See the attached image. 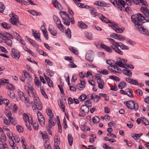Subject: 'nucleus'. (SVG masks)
Segmentation results:
<instances>
[{
  "instance_id": "79ce46f5",
  "label": "nucleus",
  "mask_w": 149,
  "mask_h": 149,
  "mask_svg": "<svg viewBox=\"0 0 149 149\" xmlns=\"http://www.w3.org/2000/svg\"><path fill=\"white\" fill-rule=\"evenodd\" d=\"M65 33L66 36L69 39L71 38V35L70 29L68 28L66 30Z\"/></svg>"
},
{
  "instance_id": "7ed1b4c3",
  "label": "nucleus",
  "mask_w": 149,
  "mask_h": 149,
  "mask_svg": "<svg viewBox=\"0 0 149 149\" xmlns=\"http://www.w3.org/2000/svg\"><path fill=\"white\" fill-rule=\"evenodd\" d=\"M127 107L131 110L134 109L136 111L138 109L139 106L137 103H135L132 100L125 101L124 102Z\"/></svg>"
},
{
  "instance_id": "a19ab883",
  "label": "nucleus",
  "mask_w": 149,
  "mask_h": 149,
  "mask_svg": "<svg viewBox=\"0 0 149 149\" xmlns=\"http://www.w3.org/2000/svg\"><path fill=\"white\" fill-rule=\"evenodd\" d=\"M44 146L45 149H52L50 143L47 140L45 141Z\"/></svg>"
},
{
  "instance_id": "39448f33",
  "label": "nucleus",
  "mask_w": 149,
  "mask_h": 149,
  "mask_svg": "<svg viewBox=\"0 0 149 149\" xmlns=\"http://www.w3.org/2000/svg\"><path fill=\"white\" fill-rule=\"evenodd\" d=\"M116 3H115L114 5L119 10L122 11L124 10V8H125V2L123 0H116Z\"/></svg>"
},
{
  "instance_id": "5fc2aeb1",
  "label": "nucleus",
  "mask_w": 149,
  "mask_h": 149,
  "mask_svg": "<svg viewBox=\"0 0 149 149\" xmlns=\"http://www.w3.org/2000/svg\"><path fill=\"white\" fill-rule=\"evenodd\" d=\"M114 30L117 33H121L123 32V30L120 28L116 26V28H114Z\"/></svg>"
},
{
  "instance_id": "2f4dec72",
  "label": "nucleus",
  "mask_w": 149,
  "mask_h": 149,
  "mask_svg": "<svg viewBox=\"0 0 149 149\" xmlns=\"http://www.w3.org/2000/svg\"><path fill=\"white\" fill-rule=\"evenodd\" d=\"M9 80L8 79H6L4 78L2 79H0V85L1 86H4L5 85V83L8 84Z\"/></svg>"
},
{
  "instance_id": "ddd939ff",
  "label": "nucleus",
  "mask_w": 149,
  "mask_h": 149,
  "mask_svg": "<svg viewBox=\"0 0 149 149\" xmlns=\"http://www.w3.org/2000/svg\"><path fill=\"white\" fill-rule=\"evenodd\" d=\"M23 117L25 123L27 122L29 123H32V118L31 117L30 118L28 115L26 113H24L23 114Z\"/></svg>"
},
{
  "instance_id": "8fccbe9b",
  "label": "nucleus",
  "mask_w": 149,
  "mask_h": 149,
  "mask_svg": "<svg viewBox=\"0 0 149 149\" xmlns=\"http://www.w3.org/2000/svg\"><path fill=\"white\" fill-rule=\"evenodd\" d=\"M8 95L12 99L14 98L15 97V93L12 91H9L8 92Z\"/></svg>"
},
{
  "instance_id": "473e14b6",
  "label": "nucleus",
  "mask_w": 149,
  "mask_h": 149,
  "mask_svg": "<svg viewBox=\"0 0 149 149\" xmlns=\"http://www.w3.org/2000/svg\"><path fill=\"white\" fill-rule=\"evenodd\" d=\"M28 12L33 15H40L41 14L40 12H38L37 11L34 10H28Z\"/></svg>"
},
{
  "instance_id": "052dcab7",
  "label": "nucleus",
  "mask_w": 149,
  "mask_h": 149,
  "mask_svg": "<svg viewBox=\"0 0 149 149\" xmlns=\"http://www.w3.org/2000/svg\"><path fill=\"white\" fill-rule=\"evenodd\" d=\"M4 35H5V36L6 38H11L12 39H14V37H13V36L12 35L10 34L9 33L7 32H6Z\"/></svg>"
},
{
  "instance_id": "c85d7f7f",
  "label": "nucleus",
  "mask_w": 149,
  "mask_h": 149,
  "mask_svg": "<svg viewBox=\"0 0 149 149\" xmlns=\"http://www.w3.org/2000/svg\"><path fill=\"white\" fill-rule=\"evenodd\" d=\"M90 11L91 15L94 17L96 16L97 15V13L96 12V10L95 8H92L90 9Z\"/></svg>"
},
{
  "instance_id": "cd10ccee",
  "label": "nucleus",
  "mask_w": 149,
  "mask_h": 149,
  "mask_svg": "<svg viewBox=\"0 0 149 149\" xmlns=\"http://www.w3.org/2000/svg\"><path fill=\"white\" fill-rule=\"evenodd\" d=\"M60 14L63 19H70L69 15L66 13L65 12L62 11L60 13Z\"/></svg>"
},
{
  "instance_id": "1a4fd4ad",
  "label": "nucleus",
  "mask_w": 149,
  "mask_h": 149,
  "mask_svg": "<svg viewBox=\"0 0 149 149\" xmlns=\"http://www.w3.org/2000/svg\"><path fill=\"white\" fill-rule=\"evenodd\" d=\"M136 30L143 34H145L147 36L149 35V31L146 29L144 28L142 25L137 26Z\"/></svg>"
},
{
  "instance_id": "4468645a",
  "label": "nucleus",
  "mask_w": 149,
  "mask_h": 149,
  "mask_svg": "<svg viewBox=\"0 0 149 149\" xmlns=\"http://www.w3.org/2000/svg\"><path fill=\"white\" fill-rule=\"evenodd\" d=\"M10 20V23L14 25H16L17 23L19 22L18 18L17 17V16L16 15L13 16Z\"/></svg>"
},
{
  "instance_id": "0e129e2a",
  "label": "nucleus",
  "mask_w": 149,
  "mask_h": 149,
  "mask_svg": "<svg viewBox=\"0 0 149 149\" xmlns=\"http://www.w3.org/2000/svg\"><path fill=\"white\" fill-rule=\"evenodd\" d=\"M87 96L85 94L82 95H80L79 98V100L81 101H84L85 99L86 98Z\"/></svg>"
},
{
  "instance_id": "58836bf2",
  "label": "nucleus",
  "mask_w": 149,
  "mask_h": 149,
  "mask_svg": "<svg viewBox=\"0 0 149 149\" xmlns=\"http://www.w3.org/2000/svg\"><path fill=\"white\" fill-rule=\"evenodd\" d=\"M53 18L56 25L57 24H59L60 23L61 21L59 18L56 15H54L53 16Z\"/></svg>"
},
{
  "instance_id": "e2e57ef3",
  "label": "nucleus",
  "mask_w": 149,
  "mask_h": 149,
  "mask_svg": "<svg viewBox=\"0 0 149 149\" xmlns=\"http://www.w3.org/2000/svg\"><path fill=\"white\" fill-rule=\"evenodd\" d=\"M126 90L127 91H128L130 94H127V95L128 96L132 97H134V96L132 94V91L131 89L128 88Z\"/></svg>"
},
{
  "instance_id": "dca6fc26",
  "label": "nucleus",
  "mask_w": 149,
  "mask_h": 149,
  "mask_svg": "<svg viewBox=\"0 0 149 149\" xmlns=\"http://www.w3.org/2000/svg\"><path fill=\"white\" fill-rule=\"evenodd\" d=\"M52 1L54 6L56 8L59 10H61L62 9L61 6L56 0H53Z\"/></svg>"
},
{
  "instance_id": "338daca9",
  "label": "nucleus",
  "mask_w": 149,
  "mask_h": 149,
  "mask_svg": "<svg viewBox=\"0 0 149 149\" xmlns=\"http://www.w3.org/2000/svg\"><path fill=\"white\" fill-rule=\"evenodd\" d=\"M98 72L103 74L106 75L108 74V72L107 70H101L100 71H98Z\"/></svg>"
},
{
  "instance_id": "393cba45",
  "label": "nucleus",
  "mask_w": 149,
  "mask_h": 149,
  "mask_svg": "<svg viewBox=\"0 0 149 149\" xmlns=\"http://www.w3.org/2000/svg\"><path fill=\"white\" fill-rule=\"evenodd\" d=\"M9 143L12 149H18L17 144L14 142L12 139L9 141Z\"/></svg>"
},
{
  "instance_id": "5701e85b",
  "label": "nucleus",
  "mask_w": 149,
  "mask_h": 149,
  "mask_svg": "<svg viewBox=\"0 0 149 149\" xmlns=\"http://www.w3.org/2000/svg\"><path fill=\"white\" fill-rule=\"evenodd\" d=\"M77 25L80 28L82 29H86L87 27V26L82 22H78Z\"/></svg>"
},
{
  "instance_id": "412c9836",
  "label": "nucleus",
  "mask_w": 149,
  "mask_h": 149,
  "mask_svg": "<svg viewBox=\"0 0 149 149\" xmlns=\"http://www.w3.org/2000/svg\"><path fill=\"white\" fill-rule=\"evenodd\" d=\"M44 77L49 86L50 87H53V83L52 80H51L46 75H44Z\"/></svg>"
},
{
  "instance_id": "9b49d317",
  "label": "nucleus",
  "mask_w": 149,
  "mask_h": 149,
  "mask_svg": "<svg viewBox=\"0 0 149 149\" xmlns=\"http://www.w3.org/2000/svg\"><path fill=\"white\" fill-rule=\"evenodd\" d=\"M37 115L38 120L41 125L42 126H44L45 123V120L43 116L40 111L38 112Z\"/></svg>"
},
{
  "instance_id": "f257e3e1",
  "label": "nucleus",
  "mask_w": 149,
  "mask_h": 149,
  "mask_svg": "<svg viewBox=\"0 0 149 149\" xmlns=\"http://www.w3.org/2000/svg\"><path fill=\"white\" fill-rule=\"evenodd\" d=\"M131 19L135 25L136 29L137 26L142 25V23L145 19L144 17L140 13H138L136 15H132L131 17Z\"/></svg>"
},
{
  "instance_id": "f3484780",
  "label": "nucleus",
  "mask_w": 149,
  "mask_h": 149,
  "mask_svg": "<svg viewBox=\"0 0 149 149\" xmlns=\"http://www.w3.org/2000/svg\"><path fill=\"white\" fill-rule=\"evenodd\" d=\"M123 74L129 77H131L132 76V72L127 68L123 69Z\"/></svg>"
},
{
  "instance_id": "ea45409f",
  "label": "nucleus",
  "mask_w": 149,
  "mask_h": 149,
  "mask_svg": "<svg viewBox=\"0 0 149 149\" xmlns=\"http://www.w3.org/2000/svg\"><path fill=\"white\" fill-rule=\"evenodd\" d=\"M6 43L10 47H11L12 45V41L11 40L9 39H6L5 40Z\"/></svg>"
},
{
  "instance_id": "a18cd8bd",
  "label": "nucleus",
  "mask_w": 149,
  "mask_h": 149,
  "mask_svg": "<svg viewBox=\"0 0 149 149\" xmlns=\"http://www.w3.org/2000/svg\"><path fill=\"white\" fill-rule=\"evenodd\" d=\"M97 82L98 84V87L100 89H102L104 86V81L102 80H98L97 81Z\"/></svg>"
},
{
  "instance_id": "de8ad7c7",
  "label": "nucleus",
  "mask_w": 149,
  "mask_h": 149,
  "mask_svg": "<svg viewBox=\"0 0 149 149\" xmlns=\"http://www.w3.org/2000/svg\"><path fill=\"white\" fill-rule=\"evenodd\" d=\"M85 104V105H86L87 107H91L92 106V102L90 100H88L85 101L84 102Z\"/></svg>"
},
{
  "instance_id": "c03bdc74",
  "label": "nucleus",
  "mask_w": 149,
  "mask_h": 149,
  "mask_svg": "<svg viewBox=\"0 0 149 149\" xmlns=\"http://www.w3.org/2000/svg\"><path fill=\"white\" fill-rule=\"evenodd\" d=\"M111 48L112 49L116 52L119 54L120 55L123 54V52L118 48H113V46L111 47Z\"/></svg>"
},
{
  "instance_id": "2eb2a0df",
  "label": "nucleus",
  "mask_w": 149,
  "mask_h": 149,
  "mask_svg": "<svg viewBox=\"0 0 149 149\" xmlns=\"http://www.w3.org/2000/svg\"><path fill=\"white\" fill-rule=\"evenodd\" d=\"M32 34L33 36L38 41L40 42H41V40L40 38V33H36L34 32V30H32Z\"/></svg>"
},
{
  "instance_id": "72a5a7b5",
  "label": "nucleus",
  "mask_w": 149,
  "mask_h": 149,
  "mask_svg": "<svg viewBox=\"0 0 149 149\" xmlns=\"http://www.w3.org/2000/svg\"><path fill=\"white\" fill-rule=\"evenodd\" d=\"M10 105L13 106L12 108V112L13 113H15L17 112L18 110V107L15 104H10Z\"/></svg>"
},
{
  "instance_id": "9d476101",
  "label": "nucleus",
  "mask_w": 149,
  "mask_h": 149,
  "mask_svg": "<svg viewBox=\"0 0 149 149\" xmlns=\"http://www.w3.org/2000/svg\"><path fill=\"white\" fill-rule=\"evenodd\" d=\"M94 52L91 51H89L86 53V59L90 62H92L93 60Z\"/></svg>"
},
{
  "instance_id": "6e6d98bb",
  "label": "nucleus",
  "mask_w": 149,
  "mask_h": 149,
  "mask_svg": "<svg viewBox=\"0 0 149 149\" xmlns=\"http://www.w3.org/2000/svg\"><path fill=\"white\" fill-rule=\"evenodd\" d=\"M42 94V95L44 96V97L46 98H48L46 94L45 91L44 89H43V88L42 87H40V88Z\"/></svg>"
},
{
  "instance_id": "c756f323",
  "label": "nucleus",
  "mask_w": 149,
  "mask_h": 149,
  "mask_svg": "<svg viewBox=\"0 0 149 149\" xmlns=\"http://www.w3.org/2000/svg\"><path fill=\"white\" fill-rule=\"evenodd\" d=\"M94 4L96 5L101 6H104L106 5L105 3L103 1H97L95 2Z\"/></svg>"
},
{
  "instance_id": "774afa93",
  "label": "nucleus",
  "mask_w": 149,
  "mask_h": 149,
  "mask_svg": "<svg viewBox=\"0 0 149 149\" xmlns=\"http://www.w3.org/2000/svg\"><path fill=\"white\" fill-rule=\"evenodd\" d=\"M48 115L49 116V118H52L53 116V114L52 113V111L50 110H48L47 111Z\"/></svg>"
},
{
  "instance_id": "f8f14e48",
  "label": "nucleus",
  "mask_w": 149,
  "mask_h": 149,
  "mask_svg": "<svg viewBox=\"0 0 149 149\" xmlns=\"http://www.w3.org/2000/svg\"><path fill=\"white\" fill-rule=\"evenodd\" d=\"M108 39L112 44V45L110 46L111 48L112 46L113 48H118V47H120L121 43L115 42L114 40L111 38H109Z\"/></svg>"
},
{
  "instance_id": "13d9d810",
  "label": "nucleus",
  "mask_w": 149,
  "mask_h": 149,
  "mask_svg": "<svg viewBox=\"0 0 149 149\" xmlns=\"http://www.w3.org/2000/svg\"><path fill=\"white\" fill-rule=\"evenodd\" d=\"M46 72H47V74L49 76L52 77L54 75L53 72L49 69H47L46 70Z\"/></svg>"
},
{
  "instance_id": "864d4df0",
  "label": "nucleus",
  "mask_w": 149,
  "mask_h": 149,
  "mask_svg": "<svg viewBox=\"0 0 149 149\" xmlns=\"http://www.w3.org/2000/svg\"><path fill=\"white\" fill-rule=\"evenodd\" d=\"M7 88L11 91H13L15 89V88L14 86L11 84H8L7 86Z\"/></svg>"
},
{
  "instance_id": "f704fd0d",
  "label": "nucleus",
  "mask_w": 149,
  "mask_h": 149,
  "mask_svg": "<svg viewBox=\"0 0 149 149\" xmlns=\"http://www.w3.org/2000/svg\"><path fill=\"white\" fill-rule=\"evenodd\" d=\"M126 86V83L125 82H120L118 85V88L120 89H122L125 88Z\"/></svg>"
},
{
  "instance_id": "f03ea898",
  "label": "nucleus",
  "mask_w": 149,
  "mask_h": 149,
  "mask_svg": "<svg viewBox=\"0 0 149 149\" xmlns=\"http://www.w3.org/2000/svg\"><path fill=\"white\" fill-rule=\"evenodd\" d=\"M106 62L108 64L111 66V70L113 72L118 73H121L122 70L116 65V62L114 63L113 60L109 59L107 60Z\"/></svg>"
},
{
  "instance_id": "6ab92c4d",
  "label": "nucleus",
  "mask_w": 149,
  "mask_h": 149,
  "mask_svg": "<svg viewBox=\"0 0 149 149\" xmlns=\"http://www.w3.org/2000/svg\"><path fill=\"white\" fill-rule=\"evenodd\" d=\"M141 11L144 13L146 17H149V10L146 7H142L140 9Z\"/></svg>"
},
{
  "instance_id": "4be33fe9",
  "label": "nucleus",
  "mask_w": 149,
  "mask_h": 149,
  "mask_svg": "<svg viewBox=\"0 0 149 149\" xmlns=\"http://www.w3.org/2000/svg\"><path fill=\"white\" fill-rule=\"evenodd\" d=\"M100 46L102 48L104 49L108 52L111 53L112 52V49L111 48V47H110L106 45L101 44L100 45Z\"/></svg>"
},
{
  "instance_id": "a211bd4d",
  "label": "nucleus",
  "mask_w": 149,
  "mask_h": 149,
  "mask_svg": "<svg viewBox=\"0 0 149 149\" xmlns=\"http://www.w3.org/2000/svg\"><path fill=\"white\" fill-rule=\"evenodd\" d=\"M80 110H81L82 112L85 113H87L89 111V108L85 105H82L79 108Z\"/></svg>"
},
{
  "instance_id": "7c9ffc66",
  "label": "nucleus",
  "mask_w": 149,
  "mask_h": 149,
  "mask_svg": "<svg viewBox=\"0 0 149 149\" xmlns=\"http://www.w3.org/2000/svg\"><path fill=\"white\" fill-rule=\"evenodd\" d=\"M48 30L49 31L50 33L53 36H55L57 35V32L56 30L54 29H51L49 27V28Z\"/></svg>"
},
{
  "instance_id": "aec40b11",
  "label": "nucleus",
  "mask_w": 149,
  "mask_h": 149,
  "mask_svg": "<svg viewBox=\"0 0 149 149\" xmlns=\"http://www.w3.org/2000/svg\"><path fill=\"white\" fill-rule=\"evenodd\" d=\"M4 113H5L7 117L8 118L9 120L10 121H12V120L13 119V118L12 117V114L10 111H8L7 110L5 109L4 111Z\"/></svg>"
},
{
  "instance_id": "4d7b16f0",
  "label": "nucleus",
  "mask_w": 149,
  "mask_h": 149,
  "mask_svg": "<svg viewBox=\"0 0 149 149\" xmlns=\"http://www.w3.org/2000/svg\"><path fill=\"white\" fill-rule=\"evenodd\" d=\"M120 47L122 49L128 50L129 49V47L128 46L124 45L122 43H121Z\"/></svg>"
},
{
  "instance_id": "6e6552de",
  "label": "nucleus",
  "mask_w": 149,
  "mask_h": 149,
  "mask_svg": "<svg viewBox=\"0 0 149 149\" xmlns=\"http://www.w3.org/2000/svg\"><path fill=\"white\" fill-rule=\"evenodd\" d=\"M11 54L13 58L16 59H18L20 56L19 52L15 48L12 49Z\"/></svg>"
},
{
  "instance_id": "69168bd1",
  "label": "nucleus",
  "mask_w": 149,
  "mask_h": 149,
  "mask_svg": "<svg viewBox=\"0 0 149 149\" xmlns=\"http://www.w3.org/2000/svg\"><path fill=\"white\" fill-rule=\"evenodd\" d=\"M94 101L95 102H98L100 99V97L98 95H95L94 96Z\"/></svg>"
},
{
  "instance_id": "e433bc0d",
  "label": "nucleus",
  "mask_w": 149,
  "mask_h": 149,
  "mask_svg": "<svg viewBox=\"0 0 149 149\" xmlns=\"http://www.w3.org/2000/svg\"><path fill=\"white\" fill-rule=\"evenodd\" d=\"M68 139L70 145L72 146V144L73 139L71 134H69L68 135Z\"/></svg>"
},
{
  "instance_id": "a878e982",
  "label": "nucleus",
  "mask_w": 149,
  "mask_h": 149,
  "mask_svg": "<svg viewBox=\"0 0 149 149\" xmlns=\"http://www.w3.org/2000/svg\"><path fill=\"white\" fill-rule=\"evenodd\" d=\"M9 143L12 149H18L17 144L14 142L12 139L9 141Z\"/></svg>"
},
{
  "instance_id": "423d86ee",
  "label": "nucleus",
  "mask_w": 149,
  "mask_h": 149,
  "mask_svg": "<svg viewBox=\"0 0 149 149\" xmlns=\"http://www.w3.org/2000/svg\"><path fill=\"white\" fill-rule=\"evenodd\" d=\"M33 101H34L35 106V107H34L33 110H35L37 109L38 110H41L42 108V106L38 97H35L33 98Z\"/></svg>"
},
{
  "instance_id": "3c124183",
  "label": "nucleus",
  "mask_w": 149,
  "mask_h": 149,
  "mask_svg": "<svg viewBox=\"0 0 149 149\" xmlns=\"http://www.w3.org/2000/svg\"><path fill=\"white\" fill-rule=\"evenodd\" d=\"M5 9L4 4L2 2H0V13H3Z\"/></svg>"
},
{
  "instance_id": "49530a36",
  "label": "nucleus",
  "mask_w": 149,
  "mask_h": 149,
  "mask_svg": "<svg viewBox=\"0 0 149 149\" xmlns=\"http://www.w3.org/2000/svg\"><path fill=\"white\" fill-rule=\"evenodd\" d=\"M34 83L38 87L40 86L41 84L39 79L36 77H35L34 79Z\"/></svg>"
},
{
  "instance_id": "20e7f679",
  "label": "nucleus",
  "mask_w": 149,
  "mask_h": 149,
  "mask_svg": "<svg viewBox=\"0 0 149 149\" xmlns=\"http://www.w3.org/2000/svg\"><path fill=\"white\" fill-rule=\"evenodd\" d=\"M127 61L126 59L119 58L116 62V65L121 67L126 68Z\"/></svg>"
},
{
  "instance_id": "c9c22d12",
  "label": "nucleus",
  "mask_w": 149,
  "mask_h": 149,
  "mask_svg": "<svg viewBox=\"0 0 149 149\" xmlns=\"http://www.w3.org/2000/svg\"><path fill=\"white\" fill-rule=\"evenodd\" d=\"M1 25L5 29H10L11 28V25L9 24H8L7 23L3 22L1 23Z\"/></svg>"
},
{
  "instance_id": "37998d69",
  "label": "nucleus",
  "mask_w": 149,
  "mask_h": 149,
  "mask_svg": "<svg viewBox=\"0 0 149 149\" xmlns=\"http://www.w3.org/2000/svg\"><path fill=\"white\" fill-rule=\"evenodd\" d=\"M12 34L13 37H14L17 40H19V39H21V37L16 32H13Z\"/></svg>"
},
{
  "instance_id": "680f3d73",
  "label": "nucleus",
  "mask_w": 149,
  "mask_h": 149,
  "mask_svg": "<svg viewBox=\"0 0 149 149\" xmlns=\"http://www.w3.org/2000/svg\"><path fill=\"white\" fill-rule=\"evenodd\" d=\"M59 105L60 107L63 109V112H65V106L63 105V102H62L61 101H60Z\"/></svg>"
},
{
  "instance_id": "09e8293b",
  "label": "nucleus",
  "mask_w": 149,
  "mask_h": 149,
  "mask_svg": "<svg viewBox=\"0 0 149 149\" xmlns=\"http://www.w3.org/2000/svg\"><path fill=\"white\" fill-rule=\"evenodd\" d=\"M69 49L72 52L75 54H78V52L76 49H75L74 47H70Z\"/></svg>"
},
{
  "instance_id": "bb28decb",
  "label": "nucleus",
  "mask_w": 149,
  "mask_h": 149,
  "mask_svg": "<svg viewBox=\"0 0 149 149\" xmlns=\"http://www.w3.org/2000/svg\"><path fill=\"white\" fill-rule=\"evenodd\" d=\"M100 19L103 22L105 23H111V22H109L108 19H107L105 17H104L102 14H100L98 15Z\"/></svg>"
},
{
  "instance_id": "0eeeda50",
  "label": "nucleus",
  "mask_w": 149,
  "mask_h": 149,
  "mask_svg": "<svg viewBox=\"0 0 149 149\" xmlns=\"http://www.w3.org/2000/svg\"><path fill=\"white\" fill-rule=\"evenodd\" d=\"M24 87L25 90L27 92L30 97H33L34 98L35 97H38L36 96V91L33 87L29 89V88L26 87V86H24Z\"/></svg>"
},
{
  "instance_id": "603ef678",
  "label": "nucleus",
  "mask_w": 149,
  "mask_h": 149,
  "mask_svg": "<svg viewBox=\"0 0 149 149\" xmlns=\"http://www.w3.org/2000/svg\"><path fill=\"white\" fill-rule=\"evenodd\" d=\"M92 120L93 122L94 123H97L100 122V118L97 116L94 117L93 118Z\"/></svg>"
},
{
  "instance_id": "4c0bfd02",
  "label": "nucleus",
  "mask_w": 149,
  "mask_h": 149,
  "mask_svg": "<svg viewBox=\"0 0 149 149\" xmlns=\"http://www.w3.org/2000/svg\"><path fill=\"white\" fill-rule=\"evenodd\" d=\"M84 35L86 38L87 39L90 40L92 39L93 36L92 35L91 33H89L88 32H85L84 33Z\"/></svg>"
},
{
  "instance_id": "bf43d9fd",
  "label": "nucleus",
  "mask_w": 149,
  "mask_h": 149,
  "mask_svg": "<svg viewBox=\"0 0 149 149\" xmlns=\"http://www.w3.org/2000/svg\"><path fill=\"white\" fill-rule=\"evenodd\" d=\"M2 104H3L6 106H7L9 104L10 102L9 100L7 99H2Z\"/></svg>"
},
{
  "instance_id": "b1692460",
  "label": "nucleus",
  "mask_w": 149,
  "mask_h": 149,
  "mask_svg": "<svg viewBox=\"0 0 149 149\" xmlns=\"http://www.w3.org/2000/svg\"><path fill=\"white\" fill-rule=\"evenodd\" d=\"M9 143L12 149H18L17 144L14 142L12 139L9 141Z\"/></svg>"
}]
</instances>
